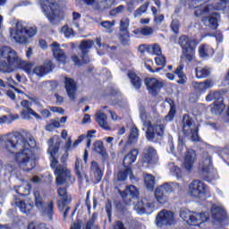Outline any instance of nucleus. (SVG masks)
<instances>
[{
	"instance_id": "obj_33",
	"label": "nucleus",
	"mask_w": 229,
	"mask_h": 229,
	"mask_svg": "<svg viewBox=\"0 0 229 229\" xmlns=\"http://www.w3.org/2000/svg\"><path fill=\"white\" fill-rule=\"evenodd\" d=\"M128 78L131 80V85L134 87V89H140L142 87V81L137 74L133 72H130L128 73Z\"/></svg>"
},
{
	"instance_id": "obj_13",
	"label": "nucleus",
	"mask_w": 229,
	"mask_h": 229,
	"mask_svg": "<svg viewBox=\"0 0 229 229\" xmlns=\"http://www.w3.org/2000/svg\"><path fill=\"white\" fill-rule=\"evenodd\" d=\"M92 46H94V41H82L80 49L81 51V55H74L72 57V60L75 64V65H83V64H89L90 62V58H89V50L92 49Z\"/></svg>"
},
{
	"instance_id": "obj_24",
	"label": "nucleus",
	"mask_w": 229,
	"mask_h": 229,
	"mask_svg": "<svg viewBox=\"0 0 229 229\" xmlns=\"http://www.w3.org/2000/svg\"><path fill=\"white\" fill-rule=\"evenodd\" d=\"M50 47L52 49V53L54 55V57L55 58V60H57V62H59L60 64H64L66 56H65V53L64 52V50H62L60 48V44L54 42V43H52Z\"/></svg>"
},
{
	"instance_id": "obj_53",
	"label": "nucleus",
	"mask_w": 229,
	"mask_h": 229,
	"mask_svg": "<svg viewBox=\"0 0 229 229\" xmlns=\"http://www.w3.org/2000/svg\"><path fill=\"white\" fill-rule=\"evenodd\" d=\"M222 158L229 165V147H225L222 152Z\"/></svg>"
},
{
	"instance_id": "obj_41",
	"label": "nucleus",
	"mask_w": 229,
	"mask_h": 229,
	"mask_svg": "<svg viewBox=\"0 0 229 229\" xmlns=\"http://www.w3.org/2000/svg\"><path fill=\"white\" fill-rule=\"evenodd\" d=\"M144 182L148 191H153V189H155V177L153 175L146 174L144 177Z\"/></svg>"
},
{
	"instance_id": "obj_5",
	"label": "nucleus",
	"mask_w": 229,
	"mask_h": 229,
	"mask_svg": "<svg viewBox=\"0 0 229 229\" xmlns=\"http://www.w3.org/2000/svg\"><path fill=\"white\" fill-rule=\"evenodd\" d=\"M10 35L16 44H29L28 38H33L37 35V27L30 26L26 21H17L15 27L10 30Z\"/></svg>"
},
{
	"instance_id": "obj_48",
	"label": "nucleus",
	"mask_w": 229,
	"mask_h": 229,
	"mask_svg": "<svg viewBox=\"0 0 229 229\" xmlns=\"http://www.w3.org/2000/svg\"><path fill=\"white\" fill-rule=\"evenodd\" d=\"M221 98V93L219 91H210L208 96H206V101L210 103V101H214L215 99H218Z\"/></svg>"
},
{
	"instance_id": "obj_64",
	"label": "nucleus",
	"mask_w": 229,
	"mask_h": 229,
	"mask_svg": "<svg viewBox=\"0 0 229 229\" xmlns=\"http://www.w3.org/2000/svg\"><path fill=\"white\" fill-rule=\"evenodd\" d=\"M96 219H98V215L93 214L91 219L87 223L86 228L92 229V226H94V223L96 222Z\"/></svg>"
},
{
	"instance_id": "obj_2",
	"label": "nucleus",
	"mask_w": 229,
	"mask_h": 229,
	"mask_svg": "<svg viewBox=\"0 0 229 229\" xmlns=\"http://www.w3.org/2000/svg\"><path fill=\"white\" fill-rule=\"evenodd\" d=\"M17 69H21L27 74H33V64L22 60L17 52L9 47H0V72H13Z\"/></svg>"
},
{
	"instance_id": "obj_32",
	"label": "nucleus",
	"mask_w": 229,
	"mask_h": 229,
	"mask_svg": "<svg viewBox=\"0 0 229 229\" xmlns=\"http://www.w3.org/2000/svg\"><path fill=\"white\" fill-rule=\"evenodd\" d=\"M75 173L79 180H83V178H85V169L83 168V165L81 164V159L80 158H76V161H75Z\"/></svg>"
},
{
	"instance_id": "obj_55",
	"label": "nucleus",
	"mask_w": 229,
	"mask_h": 229,
	"mask_svg": "<svg viewBox=\"0 0 229 229\" xmlns=\"http://www.w3.org/2000/svg\"><path fill=\"white\" fill-rule=\"evenodd\" d=\"M171 28L174 33L178 34V31L180 30V21L173 20Z\"/></svg>"
},
{
	"instance_id": "obj_4",
	"label": "nucleus",
	"mask_w": 229,
	"mask_h": 229,
	"mask_svg": "<svg viewBox=\"0 0 229 229\" xmlns=\"http://www.w3.org/2000/svg\"><path fill=\"white\" fill-rule=\"evenodd\" d=\"M189 5L190 8H195L196 17H201L208 13V16L202 19L203 24L211 30H217V23L221 19L219 13H216V10H218L217 7L208 4L207 2L199 4V1H191Z\"/></svg>"
},
{
	"instance_id": "obj_50",
	"label": "nucleus",
	"mask_w": 229,
	"mask_h": 229,
	"mask_svg": "<svg viewBox=\"0 0 229 229\" xmlns=\"http://www.w3.org/2000/svg\"><path fill=\"white\" fill-rule=\"evenodd\" d=\"M113 105L116 106H120V108H124L126 106V100L123 99V97L117 95L116 98L114 99Z\"/></svg>"
},
{
	"instance_id": "obj_11",
	"label": "nucleus",
	"mask_w": 229,
	"mask_h": 229,
	"mask_svg": "<svg viewBox=\"0 0 229 229\" xmlns=\"http://www.w3.org/2000/svg\"><path fill=\"white\" fill-rule=\"evenodd\" d=\"M199 124L196 123L191 116L184 114L182 118V131L184 135L191 137L193 142H198L199 140V136L198 134V130Z\"/></svg>"
},
{
	"instance_id": "obj_61",
	"label": "nucleus",
	"mask_w": 229,
	"mask_h": 229,
	"mask_svg": "<svg viewBox=\"0 0 229 229\" xmlns=\"http://www.w3.org/2000/svg\"><path fill=\"white\" fill-rule=\"evenodd\" d=\"M153 33V28L151 27H144L141 29V35L143 37H149Z\"/></svg>"
},
{
	"instance_id": "obj_6",
	"label": "nucleus",
	"mask_w": 229,
	"mask_h": 229,
	"mask_svg": "<svg viewBox=\"0 0 229 229\" xmlns=\"http://www.w3.org/2000/svg\"><path fill=\"white\" fill-rule=\"evenodd\" d=\"M140 117L143 123V130L147 129L146 138L148 140H153L155 139V135L157 137H164L165 133V125L160 122H157V123L153 126L151 123V113L147 111H140Z\"/></svg>"
},
{
	"instance_id": "obj_8",
	"label": "nucleus",
	"mask_w": 229,
	"mask_h": 229,
	"mask_svg": "<svg viewBox=\"0 0 229 229\" xmlns=\"http://www.w3.org/2000/svg\"><path fill=\"white\" fill-rule=\"evenodd\" d=\"M180 217L186 226H201L208 221V213H197L189 209H182Z\"/></svg>"
},
{
	"instance_id": "obj_31",
	"label": "nucleus",
	"mask_w": 229,
	"mask_h": 229,
	"mask_svg": "<svg viewBox=\"0 0 229 229\" xmlns=\"http://www.w3.org/2000/svg\"><path fill=\"white\" fill-rule=\"evenodd\" d=\"M128 176H130L131 180H133V172H131V168L125 166L124 171L119 172V174H117V180L119 182H125Z\"/></svg>"
},
{
	"instance_id": "obj_54",
	"label": "nucleus",
	"mask_w": 229,
	"mask_h": 229,
	"mask_svg": "<svg viewBox=\"0 0 229 229\" xmlns=\"http://www.w3.org/2000/svg\"><path fill=\"white\" fill-rule=\"evenodd\" d=\"M57 194L61 199H67V189L59 187L57 189Z\"/></svg>"
},
{
	"instance_id": "obj_7",
	"label": "nucleus",
	"mask_w": 229,
	"mask_h": 229,
	"mask_svg": "<svg viewBox=\"0 0 229 229\" xmlns=\"http://www.w3.org/2000/svg\"><path fill=\"white\" fill-rule=\"evenodd\" d=\"M41 10L51 24H60L64 19V11L60 10L56 2L42 1L39 2Z\"/></svg>"
},
{
	"instance_id": "obj_45",
	"label": "nucleus",
	"mask_w": 229,
	"mask_h": 229,
	"mask_svg": "<svg viewBox=\"0 0 229 229\" xmlns=\"http://www.w3.org/2000/svg\"><path fill=\"white\" fill-rule=\"evenodd\" d=\"M61 35H64L66 38H69L70 37H72L74 35V31L72 29L69 28L68 25H64L60 29Z\"/></svg>"
},
{
	"instance_id": "obj_29",
	"label": "nucleus",
	"mask_w": 229,
	"mask_h": 229,
	"mask_svg": "<svg viewBox=\"0 0 229 229\" xmlns=\"http://www.w3.org/2000/svg\"><path fill=\"white\" fill-rule=\"evenodd\" d=\"M199 55L201 58H208L214 55V48L208 45H200L199 47Z\"/></svg>"
},
{
	"instance_id": "obj_30",
	"label": "nucleus",
	"mask_w": 229,
	"mask_h": 229,
	"mask_svg": "<svg viewBox=\"0 0 229 229\" xmlns=\"http://www.w3.org/2000/svg\"><path fill=\"white\" fill-rule=\"evenodd\" d=\"M211 214L213 216V219H223L226 213L225 212V208H223V207L212 205Z\"/></svg>"
},
{
	"instance_id": "obj_37",
	"label": "nucleus",
	"mask_w": 229,
	"mask_h": 229,
	"mask_svg": "<svg viewBox=\"0 0 229 229\" xmlns=\"http://www.w3.org/2000/svg\"><path fill=\"white\" fill-rule=\"evenodd\" d=\"M196 78L199 80H203V78H207L210 76V69L207 67H198L195 69Z\"/></svg>"
},
{
	"instance_id": "obj_10",
	"label": "nucleus",
	"mask_w": 229,
	"mask_h": 229,
	"mask_svg": "<svg viewBox=\"0 0 229 229\" xmlns=\"http://www.w3.org/2000/svg\"><path fill=\"white\" fill-rule=\"evenodd\" d=\"M174 189H180V186L176 182L165 183L156 188L155 198L157 203L165 205L169 201V195Z\"/></svg>"
},
{
	"instance_id": "obj_57",
	"label": "nucleus",
	"mask_w": 229,
	"mask_h": 229,
	"mask_svg": "<svg viewBox=\"0 0 229 229\" xmlns=\"http://www.w3.org/2000/svg\"><path fill=\"white\" fill-rule=\"evenodd\" d=\"M92 1H82V2H79L77 4V6H80V8H81L82 10H85L87 8H89V6H92Z\"/></svg>"
},
{
	"instance_id": "obj_43",
	"label": "nucleus",
	"mask_w": 229,
	"mask_h": 229,
	"mask_svg": "<svg viewBox=\"0 0 229 229\" xmlns=\"http://www.w3.org/2000/svg\"><path fill=\"white\" fill-rule=\"evenodd\" d=\"M125 196H131V198H137L139 196V190L133 185L128 186L123 191Z\"/></svg>"
},
{
	"instance_id": "obj_63",
	"label": "nucleus",
	"mask_w": 229,
	"mask_h": 229,
	"mask_svg": "<svg viewBox=\"0 0 229 229\" xmlns=\"http://www.w3.org/2000/svg\"><path fill=\"white\" fill-rule=\"evenodd\" d=\"M65 207H67V199H61L58 201V208L59 210H65Z\"/></svg>"
},
{
	"instance_id": "obj_38",
	"label": "nucleus",
	"mask_w": 229,
	"mask_h": 229,
	"mask_svg": "<svg viewBox=\"0 0 229 229\" xmlns=\"http://www.w3.org/2000/svg\"><path fill=\"white\" fill-rule=\"evenodd\" d=\"M34 199H35V205L37 208L40 209L45 205L44 204V195H42V192L38 190H36L34 191Z\"/></svg>"
},
{
	"instance_id": "obj_58",
	"label": "nucleus",
	"mask_w": 229,
	"mask_h": 229,
	"mask_svg": "<svg viewBox=\"0 0 229 229\" xmlns=\"http://www.w3.org/2000/svg\"><path fill=\"white\" fill-rule=\"evenodd\" d=\"M203 83V87H204V92L206 90H208V89H212V87H214V85H216L214 83V81L212 80H207L206 81H202Z\"/></svg>"
},
{
	"instance_id": "obj_36",
	"label": "nucleus",
	"mask_w": 229,
	"mask_h": 229,
	"mask_svg": "<svg viewBox=\"0 0 229 229\" xmlns=\"http://www.w3.org/2000/svg\"><path fill=\"white\" fill-rule=\"evenodd\" d=\"M225 110V104L223 101H216L211 107V113L215 115H221Z\"/></svg>"
},
{
	"instance_id": "obj_35",
	"label": "nucleus",
	"mask_w": 229,
	"mask_h": 229,
	"mask_svg": "<svg viewBox=\"0 0 229 229\" xmlns=\"http://www.w3.org/2000/svg\"><path fill=\"white\" fill-rule=\"evenodd\" d=\"M30 191H31V185L26 181L22 182L21 186L16 189L17 194H20L21 196H28Z\"/></svg>"
},
{
	"instance_id": "obj_49",
	"label": "nucleus",
	"mask_w": 229,
	"mask_h": 229,
	"mask_svg": "<svg viewBox=\"0 0 229 229\" xmlns=\"http://www.w3.org/2000/svg\"><path fill=\"white\" fill-rule=\"evenodd\" d=\"M100 25L102 26V28H105V30H107L109 33H112V31H114L112 30V28H114L115 26V21H102L100 23Z\"/></svg>"
},
{
	"instance_id": "obj_21",
	"label": "nucleus",
	"mask_w": 229,
	"mask_h": 229,
	"mask_svg": "<svg viewBox=\"0 0 229 229\" xmlns=\"http://www.w3.org/2000/svg\"><path fill=\"white\" fill-rule=\"evenodd\" d=\"M64 87L70 99L73 101L76 98V92H78V84L73 79L65 78L64 79Z\"/></svg>"
},
{
	"instance_id": "obj_51",
	"label": "nucleus",
	"mask_w": 229,
	"mask_h": 229,
	"mask_svg": "<svg viewBox=\"0 0 229 229\" xmlns=\"http://www.w3.org/2000/svg\"><path fill=\"white\" fill-rule=\"evenodd\" d=\"M94 151H96V153H103V151L106 149L105 146L103 145V142L101 141H96L94 143Z\"/></svg>"
},
{
	"instance_id": "obj_9",
	"label": "nucleus",
	"mask_w": 229,
	"mask_h": 229,
	"mask_svg": "<svg viewBox=\"0 0 229 229\" xmlns=\"http://www.w3.org/2000/svg\"><path fill=\"white\" fill-rule=\"evenodd\" d=\"M199 171L204 176L206 182L217 180V172L212 167V157L204 152L199 164Z\"/></svg>"
},
{
	"instance_id": "obj_60",
	"label": "nucleus",
	"mask_w": 229,
	"mask_h": 229,
	"mask_svg": "<svg viewBox=\"0 0 229 229\" xmlns=\"http://www.w3.org/2000/svg\"><path fill=\"white\" fill-rule=\"evenodd\" d=\"M28 229H49L46 224H39V225H35V224H30Z\"/></svg>"
},
{
	"instance_id": "obj_1",
	"label": "nucleus",
	"mask_w": 229,
	"mask_h": 229,
	"mask_svg": "<svg viewBox=\"0 0 229 229\" xmlns=\"http://www.w3.org/2000/svg\"><path fill=\"white\" fill-rule=\"evenodd\" d=\"M37 146L35 139L19 132L0 136V148L5 149L9 155H13L14 160L22 171L35 169L37 162L33 148Z\"/></svg>"
},
{
	"instance_id": "obj_27",
	"label": "nucleus",
	"mask_w": 229,
	"mask_h": 229,
	"mask_svg": "<svg viewBox=\"0 0 229 229\" xmlns=\"http://www.w3.org/2000/svg\"><path fill=\"white\" fill-rule=\"evenodd\" d=\"M51 61H48L43 65H39L34 68L32 73L36 74L37 76H45V74H48V72H51Z\"/></svg>"
},
{
	"instance_id": "obj_59",
	"label": "nucleus",
	"mask_w": 229,
	"mask_h": 229,
	"mask_svg": "<svg viewBox=\"0 0 229 229\" xmlns=\"http://www.w3.org/2000/svg\"><path fill=\"white\" fill-rule=\"evenodd\" d=\"M175 113H176V109L174 108V106H171L168 114L165 117V120L173 121Z\"/></svg>"
},
{
	"instance_id": "obj_47",
	"label": "nucleus",
	"mask_w": 229,
	"mask_h": 229,
	"mask_svg": "<svg viewBox=\"0 0 229 229\" xmlns=\"http://www.w3.org/2000/svg\"><path fill=\"white\" fill-rule=\"evenodd\" d=\"M148 53H151L156 56H160V55H162V47H160L158 44L150 45Z\"/></svg>"
},
{
	"instance_id": "obj_16",
	"label": "nucleus",
	"mask_w": 229,
	"mask_h": 229,
	"mask_svg": "<svg viewBox=\"0 0 229 229\" xmlns=\"http://www.w3.org/2000/svg\"><path fill=\"white\" fill-rule=\"evenodd\" d=\"M145 85L151 96H157L160 89L165 85L164 81L157 80L155 77H147L145 79Z\"/></svg>"
},
{
	"instance_id": "obj_23",
	"label": "nucleus",
	"mask_w": 229,
	"mask_h": 229,
	"mask_svg": "<svg viewBox=\"0 0 229 229\" xmlns=\"http://www.w3.org/2000/svg\"><path fill=\"white\" fill-rule=\"evenodd\" d=\"M16 207L20 208V212H21V214H30L35 206L33 205V200H31L30 197H27L23 200L17 201Z\"/></svg>"
},
{
	"instance_id": "obj_46",
	"label": "nucleus",
	"mask_w": 229,
	"mask_h": 229,
	"mask_svg": "<svg viewBox=\"0 0 229 229\" xmlns=\"http://www.w3.org/2000/svg\"><path fill=\"white\" fill-rule=\"evenodd\" d=\"M169 169L171 174L176 176V178H182V169H180V167L174 165V164L172 163L169 165Z\"/></svg>"
},
{
	"instance_id": "obj_39",
	"label": "nucleus",
	"mask_w": 229,
	"mask_h": 229,
	"mask_svg": "<svg viewBox=\"0 0 229 229\" xmlns=\"http://www.w3.org/2000/svg\"><path fill=\"white\" fill-rule=\"evenodd\" d=\"M21 115V119H25L27 121L31 119V115H33V117L36 119H40V115H38V114H37L33 109H23Z\"/></svg>"
},
{
	"instance_id": "obj_28",
	"label": "nucleus",
	"mask_w": 229,
	"mask_h": 229,
	"mask_svg": "<svg viewBox=\"0 0 229 229\" xmlns=\"http://www.w3.org/2000/svg\"><path fill=\"white\" fill-rule=\"evenodd\" d=\"M138 155H139V150L137 148L131 149L123 158L124 167H130L131 164H135Z\"/></svg>"
},
{
	"instance_id": "obj_62",
	"label": "nucleus",
	"mask_w": 229,
	"mask_h": 229,
	"mask_svg": "<svg viewBox=\"0 0 229 229\" xmlns=\"http://www.w3.org/2000/svg\"><path fill=\"white\" fill-rule=\"evenodd\" d=\"M184 148H185V141L183 140V138L179 137L177 150L179 151V153H182Z\"/></svg>"
},
{
	"instance_id": "obj_44",
	"label": "nucleus",
	"mask_w": 229,
	"mask_h": 229,
	"mask_svg": "<svg viewBox=\"0 0 229 229\" xmlns=\"http://www.w3.org/2000/svg\"><path fill=\"white\" fill-rule=\"evenodd\" d=\"M7 85L9 87H13V89H14L15 92H17L19 94V98L20 99H24V98H26V94H24V92L19 90L18 89H16L15 87H13V85H15V81H13V79L12 78H7Z\"/></svg>"
},
{
	"instance_id": "obj_52",
	"label": "nucleus",
	"mask_w": 229,
	"mask_h": 229,
	"mask_svg": "<svg viewBox=\"0 0 229 229\" xmlns=\"http://www.w3.org/2000/svg\"><path fill=\"white\" fill-rule=\"evenodd\" d=\"M148 4H145L143 5H141L134 13V17H140V15H142V13H146L147 10H148Z\"/></svg>"
},
{
	"instance_id": "obj_19",
	"label": "nucleus",
	"mask_w": 229,
	"mask_h": 229,
	"mask_svg": "<svg viewBox=\"0 0 229 229\" xmlns=\"http://www.w3.org/2000/svg\"><path fill=\"white\" fill-rule=\"evenodd\" d=\"M142 162L148 165L157 164L158 154H157V149H155L153 147H146L142 154Z\"/></svg>"
},
{
	"instance_id": "obj_56",
	"label": "nucleus",
	"mask_w": 229,
	"mask_h": 229,
	"mask_svg": "<svg viewBox=\"0 0 229 229\" xmlns=\"http://www.w3.org/2000/svg\"><path fill=\"white\" fill-rule=\"evenodd\" d=\"M192 88L198 92H205L203 82H192Z\"/></svg>"
},
{
	"instance_id": "obj_15",
	"label": "nucleus",
	"mask_w": 229,
	"mask_h": 229,
	"mask_svg": "<svg viewBox=\"0 0 229 229\" xmlns=\"http://www.w3.org/2000/svg\"><path fill=\"white\" fill-rule=\"evenodd\" d=\"M179 45L181 46V47H182L183 53L187 60H189V62H192V60H194L196 47L192 45V42L190 41L189 38L186 36H182L180 38Z\"/></svg>"
},
{
	"instance_id": "obj_12",
	"label": "nucleus",
	"mask_w": 229,
	"mask_h": 229,
	"mask_svg": "<svg viewBox=\"0 0 229 229\" xmlns=\"http://www.w3.org/2000/svg\"><path fill=\"white\" fill-rule=\"evenodd\" d=\"M188 192L191 198L201 199L205 198L210 192V190L203 182L195 180L189 184Z\"/></svg>"
},
{
	"instance_id": "obj_14",
	"label": "nucleus",
	"mask_w": 229,
	"mask_h": 229,
	"mask_svg": "<svg viewBox=\"0 0 229 229\" xmlns=\"http://www.w3.org/2000/svg\"><path fill=\"white\" fill-rule=\"evenodd\" d=\"M174 213L168 210H161L156 217V225L158 228L162 226H173L174 225Z\"/></svg>"
},
{
	"instance_id": "obj_26",
	"label": "nucleus",
	"mask_w": 229,
	"mask_h": 229,
	"mask_svg": "<svg viewBox=\"0 0 229 229\" xmlns=\"http://www.w3.org/2000/svg\"><path fill=\"white\" fill-rule=\"evenodd\" d=\"M108 116L105 114V113L98 111L96 114V121L99 124L100 127L103 128V130L108 131L111 130L112 127L110 124H108L107 122Z\"/></svg>"
},
{
	"instance_id": "obj_42",
	"label": "nucleus",
	"mask_w": 229,
	"mask_h": 229,
	"mask_svg": "<svg viewBox=\"0 0 229 229\" xmlns=\"http://www.w3.org/2000/svg\"><path fill=\"white\" fill-rule=\"evenodd\" d=\"M137 140H139V129L132 127L127 142L128 144H135Z\"/></svg>"
},
{
	"instance_id": "obj_25",
	"label": "nucleus",
	"mask_w": 229,
	"mask_h": 229,
	"mask_svg": "<svg viewBox=\"0 0 229 229\" xmlns=\"http://www.w3.org/2000/svg\"><path fill=\"white\" fill-rule=\"evenodd\" d=\"M43 217H47V219H53V216L55 214V202L50 201L47 204H44L42 208H39Z\"/></svg>"
},
{
	"instance_id": "obj_18",
	"label": "nucleus",
	"mask_w": 229,
	"mask_h": 229,
	"mask_svg": "<svg viewBox=\"0 0 229 229\" xmlns=\"http://www.w3.org/2000/svg\"><path fill=\"white\" fill-rule=\"evenodd\" d=\"M134 208L136 212L140 215L152 214L155 210V202L148 199H142L134 206Z\"/></svg>"
},
{
	"instance_id": "obj_22",
	"label": "nucleus",
	"mask_w": 229,
	"mask_h": 229,
	"mask_svg": "<svg viewBox=\"0 0 229 229\" xmlns=\"http://www.w3.org/2000/svg\"><path fill=\"white\" fill-rule=\"evenodd\" d=\"M155 62L157 65H158L160 68H157L156 70H153V68H151V66L148 64V63L153 64V61L147 60V62L145 63V67L148 69V71H149L152 73L160 72V71H162V69H164L165 65L167 64V60L165 56L162 54L159 55H157V57L155 58Z\"/></svg>"
},
{
	"instance_id": "obj_3",
	"label": "nucleus",
	"mask_w": 229,
	"mask_h": 229,
	"mask_svg": "<svg viewBox=\"0 0 229 229\" xmlns=\"http://www.w3.org/2000/svg\"><path fill=\"white\" fill-rule=\"evenodd\" d=\"M60 149V143H55V138H51L48 140V150L47 153L52 157L50 167L55 170L56 185H69L72 183L71 179V170L67 169V166L58 165V159L55 158V156Z\"/></svg>"
},
{
	"instance_id": "obj_40",
	"label": "nucleus",
	"mask_w": 229,
	"mask_h": 229,
	"mask_svg": "<svg viewBox=\"0 0 229 229\" xmlns=\"http://www.w3.org/2000/svg\"><path fill=\"white\" fill-rule=\"evenodd\" d=\"M183 67L179 66L177 67V69L175 70V74H177L179 80L177 81V83L179 85H185V83L187 82V77H185V74H183Z\"/></svg>"
},
{
	"instance_id": "obj_34",
	"label": "nucleus",
	"mask_w": 229,
	"mask_h": 229,
	"mask_svg": "<svg viewBox=\"0 0 229 229\" xmlns=\"http://www.w3.org/2000/svg\"><path fill=\"white\" fill-rule=\"evenodd\" d=\"M91 171L93 174L95 175L97 182H101V178H103V172L99 168V165H98V162L93 161L91 163Z\"/></svg>"
},
{
	"instance_id": "obj_20",
	"label": "nucleus",
	"mask_w": 229,
	"mask_h": 229,
	"mask_svg": "<svg viewBox=\"0 0 229 229\" xmlns=\"http://www.w3.org/2000/svg\"><path fill=\"white\" fill-rule=\"evenodd\" d=\"M196 160H198L196 151L192 149H189L188 151H186L183 158V169L185 171H188V173H191V171L194 169V164H196Z\"/></svg>"
},
{
	"instance_id": "obj_17",
	"label": "nucleus",
	"mask_w": 229,
	"mask_h": 229,
	"mask_svg": "<svg viewBox=\"0 0 229 229\" xmlns=\"http://www.w3.org/2000/svg\"><path fill=\"white\" fill-rule=\"evenodd\" d=\"M130 28V18H123L120 21L119 33L118 38L120 42L123 45L128 44L130 42V31L128 29Z\"/></svg>"
}]
</instances>
